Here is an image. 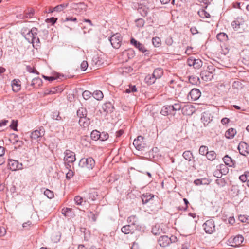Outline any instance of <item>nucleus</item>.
Returning a JSON list of instances; mask_svg holds the SVG:
<instances>
[{
	"label": "nucleus",
	"mask_w": 249,
	"mask_h": 249,
	"mask_svg": "<svg viewBox=\"0 0 249 249\" xmlns=\"http://www.w3.org/2000/svg\"><path fill=\"white\" fill-rule=\"evenodd\" d=\"M95 160L92 157L82 158L79 162L80 166L82 168H85L89 170H92L95 166Z\"/></svg>",
	"instance_id": "1"
},
{
	"label": "nucleus",
	"mask_w": 249,
	"mask_h": 249,
	"mask_svg": "<svg viewBox=\"0 0 249 249\" xmlns=\"http://www.w3.org/2000/svg\"><path fill=\"white\" fill-rule=\"evenodd\" d=\"M64 155V160L65 161V166L68 169L71 168V165L69 163H73L75 161V155L74 152L69 150H66Z\"/></svg>",
	"instance_id": "2"
},
{
	"label": "nucleus",
	"mask_w": 249,
	"mask_h": 249,
	"mask_svg": "<svg viewBox=\"0 0 249 249\" xmlns=\"http://www.w3.org/2000/svg\"><path fill=\"white\" fill-rule=\"evenodd\" d=\"M133 144L136 149L139 151H143L146 147V144L144 141V138L142 136H139L135 139Z\"/></svg>",
	"instance_id": "3"
},
{
	"label": "nucleus",
	"mask_w": 249,
	"mask_h": 249,
	"mask_svg": "<svg viewBox=\"0 0 249 249\" xmlns=\"http://www.w3.org/2000/svg\"><path fill=\"white\" fill-rule=\"evenodd\" d=\"M109 41L114 48L118 49L121 46V43L122 41V37L120 34H116L113 35L109 38Z\"/></svg>",
	"instance_id": "4"
},
{
	"label": "nucleus",
	"mask_w": 249,
	"mask_h": 249,
	"mask_svg": "<svg viewBox=\"0 0 249 249\" xmlns=\"http://www.w3.org/2000/svg\"><path fill=\"white\" fill-rule=\"evenodd\" d=\"M201 94L200 91L197 89H193L187 95L188 100L196 101L199 98Z\"/></svg>",
	"instance_id": "5"
},
{
	"label": "nucleus",
	"mask_w": 249,
	"mask_h": 249,
	"mask_svg": "<svg viewBox=\"0 0 249 249\" xmlns=\"http://www.w3.org/2000/svg\"><path fill=\"white\" fill-rule=\"evenodd\" d=\"M203 226L206 233L211 234L215 231V225L213 220L210 219L206 221Z\"/></svg>",
	"instance_id": "6"
},
{
	"label": "nucleus",
	"mask_w": 249,
	"mask_h": 249,
	"mask_svg": "<svg viewBox=\"0 0 249 249\" xmlns=\"http://www.w3.org/2000/svg\"><path fill=\"white\" fill-rule=\"evenodd\" d=\"M8 166V168L12 171H16L22 169V164L19 163L18 161L14 160H9Z\"/></svg>",
	"instance_id": "7"
},
{
	"label": "nucleus",
	"mask_w": 249,
	"mask_h": 249,
	"mask_svg": "<svg viewBox=\"0 0 249 249\" xmlns=\"http://www.w3.org/2000/svg\"><path fill=\"white\" fill-rule=\"evenodd\" d=\"M45 129L44 127L40 126L38 129L36 130L31 133V138L32 139H37L42 137L45 134Z\"/></svg>",
	"instance_id": "8"
},
{
	"label": "nucleus",
	"mask_w": 249,
	"mask_h": 249,
	"mask_svg": "<svg viewBox=\"0 0 249 249\" xmlns=\"http://www.w3.org/2000/svg\"><path fill=\"white\" fill-rule=\"evenodd\" d=\"M171 242V238L166 235L161 236L158 240V243L160 246L166 247Z\"/></svg>",
	"instance_id": "9"
},
{
	"label": "nucleus",
	"mask_w": 249,
	"mask_h": 249,
	"mask_svg": "<svg viewBox=\"0 0 249 249\" xmlns=\"http://www.w3.org/2000/svg\"><path fill=\"white\" fill-rule=\"evenodd\" d=\"M244 241L243 237L241 235H237L234 238H231L229 239V242L232 243V246H239Z\"/></svg>",
	"instance_id": "10"
},
{
	"label": "nucleus",
	"mask_w": 249,
	"mask_h": 249,
	"mask_svg": "<svg viewBox=\"0 0 249 249\" xmlns=\"http://www.w3.org/2000/svg\"><path fill=\"white\" fill-rule=\"evenodd\" d=\"M131 44L137 48L142 53L145 52L147 50L143 44L141 43L140 42L137 41L134 38H132L130 40Z\"/></svg>",
	"instance_id": "11"
},
{
	"label": "nucleus",
	"mask_w": 249,
	"mask_h": 249,
	"mask_svg": "<svg viewBox=\"0 0 249 249\" xmlns=\"http://www.w3.org/2000/svg\"><path fill=\"white\" fill-rule=\"evenodd\" d=\"M98 196L97 191L95 189H91L89 191L88 196L85 197L84 202H86V199L90 200L91 201L95 200Z\"/></svg>",
	"instance_id": "12"
},
{
	"label": "nucleus",
	"mask_w": 249,
	"mask_h": 249,
	"mask_svg": "<svg viewBox=\"0 0 249 249\" xmlns=\"http://www.w3.org/2000/svg\"><path fill=\"white\" fill-rule=\"evenodd\" d=\"M238 149L241 154L245 155L243 153V152L247 154L249 153V145L245 142H241L238 145Z\"/></svg>",
	"instance_id": "13"
},
{
	"label": "nucleus",
	"mask_w": 249,
	"mask_h": 249,
	"mask_svg": "<svg viewBox=\"0 0 249 249\" xmlns=\"http://www.w3.org/2000/svg\"><path fill=\"white\" fill-rule=\"evenodd\" d=\"M79 124L80 126L84 128L88 127L90 124V119L86 117H82L79 120Z\"/></svg>",
	"instance_id": "14"
},
{
	"label": "nucleus",
	"mask_w": 249,
	"mask_h": 249,
	"mask_svg": "<svg viewBox=\"0 0 249 249\" xmlns=\"http://www.w3.org/2000/svg\"><path fill=\"white\" fill-rule=\"evenodd\" d=\"M200 75L203 80L205 81H210L213 78V74L207 71H203L201 72Z\"/></svg>",
	"instance_id": "15"
},
{
	"label": "nucleus",
	"mask_w": 249,
	"mask_h": 249,
	"mask_svg": "<svg viewBox=\"0 0 249 249\" xmlns=\"http://www.w3.org/2000/svg\"><path fill=\"white\" fill-rule=\"evenodd\" d=\"M134 228L130 224L124 226L121 229L122 232L125 234L133 232L134 231Z\"/></svg>",
	"instance_id": "16"
},
{
	"label": "nucleus",
	"mask_w": 249,
	"mask_h": 249,
	"mask_svg": "<svg viewBox=\"0 0 249 249\" xmlns=\"http://www.w3.org/2000/svg\"><path fill=\"white\" fill-rule=\"evenodd\" d=\"M12 89L14 92H17L19 91L21 88L20 81L16 79L13 80L12 83Z\"/></svg>",
	"instance_id": "17"
},
{
	"label": "nucleus",
	"mask_w": 249,
	"mask_h": 249,
	"mask_svg": "<svg viewBox=\"0 0 249 249\" xmlns=\"http://www.w3.org/2000/svg\"><path fill=\"white\" fill-rule=\"evenodd\" d=\"M236 134V130L233 128H231L226 131L225 135L227 138L231 139H232Z\"/></svg>",
	"instance_id": "18"
},
{
	"label": "nucleus",
	"mask_w": 249,
	"mask_h": 249,
	"mask_svg": "<svg viewBox=\"0 0 249 249\" xmlns=\"http://www.w3.org/2000/svg\"><path fill=\"white\" fill-rule=\"evenodd\" d=\"M42 81L41 78L39 77H36L33 78L30 86L34 88H37L42 85Z\"/></svg>",
	"instance_id": "19"
},
{
	"label": "nucleus",
	"mask_w": 249,
	"mask_h": 249,
	"mask_svg": "<svg viewBox=\"0 0 249 249\" xmlns=\"http://www.w3.org/2000/svg\"><path fill=\"white\" fill-rule=\"evenodd\" d=\"M154 197V195L151 194H144L142 197V200L143 204H146L150 201L152 198Z\"/></svg>",
	"instance_id": "20"
},
{
	"label": "nucleus",
	"mask_w": 249,
	"mask_h": 249,
	"mask_svg": "<svg viewBox=\"0 0 249 249\" xmlns=\"http://www.w3.org/2000/svg\"><path fill=\"white\" fill-rule=\"evenodd\" d=\"M103 109L107 113L111 112L113 111L114 107L111 103H106L103 105Z\"/></svg>",
	"instance_id": "21"
},
{
	"label": "nucleus",
	"mask_w": 249,
	"mask_h": 249,
	"mask_svg": "<svg viewBox=\"0 0 249 249\" xmlns=\"http://www.w3.org/2000/svg\"><path fill=\"white\" fill-rule=\"evenodd\" d=\"M242 19L237 18L236 20L233 21L231 23V26L235 31H237L240 28V26L242 24Z\"/></svg>",
	"instance_id": "22"
},
{
	"label": "nucleus",
	"mask_w": 249,
	"mask_h": 249,
	"mask_svg": "<svg viewBox=\"0 0 249 249\" xmlns=\"http://www.w3.org/2000/svg\"><path fill=\"white\" fill-rule=\"evenodd\" d=\"M102 64V61L98 56H95L92 58V65L94 66L95 68H98L99 67L101 66Z\"/></svg>",
	"instance_id": "23"
},
{
	"label": "nucleus",
	"mask_w": 249,
	"mask_h": 249,
	"mask_svg": "<svg viewBox=\"0 0 249 249\" xmlns=\"http://www.w3.org/2000/svg\"><path fill=\"white\" fill-rule=\"evenodd\" d=\"M223 161L226 165L232 167L234 165V161L228 155H226L223 158Z\"/></svg>",
	"instance_id": "24"
},
{
	"label": "nucleus",
	"mask_w": 249,
	"mask_h": 249,
	"mask_svg": "<svg viewBox=\"0 0 249 249\" xmlns=\"http://www.w3.org/2000/svg\"><path fill=\"white\" fill-rule=\"evenodd\" d=\"M171 113V108L170 106H164L161 110V113L162 115L164 116H167Z\"/></svg>",
	"instance_id": "25"
},
{
	"label": "nucleus",
	"mask_w": 249,
	"mask_h": 249,
	"mask_svg": "<svg viewBox=\"0 0 249 249\" xmlns=\"http://www.w3.org/2000/svg\"><path fill=\"white\" fill-rule=\"evenodd\" d=\"M127 222L129 224L132 225L133 227L135 228V225L137 224V218L135 215L130 216L128 218Z\"/></svg>",
	"instance_id": "26"
},
{
	"label": "nucleus",
	"mask_w": 249,
	"mask_h": 249,
	"mask_svg": "<svg viewBox=\"0 0 249 249\" xmlns=\"http://www.w3.org/2000/svg\"><path fill=\"white\" fill-rule=\"evenodd\" d=\"M152 74L153 75V76L155 77L156 79L160 78L163 74L162 69L161 68L156 69Z\"/></svg>",
	"instance_id": "27"
},
{
	"label": "nucleus",
	"mask_w": 249,
	"mask_h": 249,
	"mask_svg": "<svg viewBox=\"0 0 249 249\" xmlns=\"http://www.w3.org/2000/svg\"><path fill=\"white\" fill-rule=\"evenodd\" d=\"M87 114V110L85 108H81L77 111V115L80 118L86 117Z\"/></svg>",
	"instance_id": "28"
},
{
	"label": "nucleus",
	"mask_w": 249,
	"mask_h": 249,
	"mask_svg": "<svg viewBox=\"0 0 249 249\" xmlns=\"http://www.w3.org/2000/svg\"><path fill=\"white\" fill-rule=\"evenodd\" d=\"M100 132L97 130H94L90 134V137L91 139L94 141H97L100 139Z\"/></svg>",
	"instance_id": "29"
},
{
	"label": "nucleus",
	"mask_w": 249,
	"mask_h": 249,
	"mask_svg": "<svg viewBox=\"0 0 249 249\" xmlns=\"http://www.w3.org/2000/svg\"><path fill=\"white\" fill-rule=\"evenodd\" d=\"M217 39L220 41H225L228 40V36L224 33H220L216 36Z\"/></svg>",
	"instance_id": "30"
},
{
	"label": "nucleus",
	"mask_w": 249,
	"mask_h": 249,
	"mask_svg": "<svg viewBox=\"0 0 249 249\" xmlns=\"http://www.w3.org/2000/svg\"><path fill=\"white\" fill-rule=\"evenodd\" d=\"M208 160H213L215 159L216 157V154L214 151H208L206 155Z\"/></svg>",
	"instance_id": "31"
},
{
	"label": "nucleus",
	"mask_w": 249,
	"mask_h": 249,
	"mask_svg": "<svg viewBox=\"0 0 249 249\" xmlns=\"http://www.w3.org/2000/svg\"><path fill=\"white\" fill-rule=\"evenodd\" d=\"M92 96L93 97L97 100H100L103 98V94L100 90H96L95 91L93 94Z\"/></svg>",
	"instance_id": "32"
},
{
	"label": "nucleus",
	"mask_w": 249,
	"mask_h": 249,
	"mask_svg": "<svg viewBox=\"0 0 249 249\" xmlns=\"http://www.w3.org/2000/svg\"><path fill=\"white\" fill-rule=\"evenodd\" d=\"M182 156L188 161H191L193 158V154L190 151H184L182 154Z\"/></svg>",
	"instance_id": "33"
},
{
	"label": "nucleus",
	"mask_w": 249,
	"mask_h": 249,
	"mask_svg": "<svg viewBox=\"0 0 249 249\" xmlns=\"http://www.w3.org/2000/svg\"><path fill=\"white\" fill-rule=\"evenodd\" d=\"M139 13L143 17L146 16L148 12L149 9L147 7L145 6L141 7L138 9Z\"/></svg>",
	"instance_id": "34"
},
{
	"label": "nucleus",
	"mask_w": 249,
	"mask_h": 249,
	"mask_svg": "<svg viewBox=\"0 0 249 249\" xmlns=\"http://www.w3.org/2000/svg\"><path fill=\"white\" fill-rule=\"evenodd\" d=\"M222 167H226V166L224 165H221L220 170H215L213 172V175L214 177L220 178L222 176L223 173L222 171Z\"/></svg>",
	"instance_id": "35"
},
{
	"label": "nucleus",
	"mask_w": 249,
	"mask_h": 249,
	"mask_svg": "<svg viewBox=\"0 0 249 249\" xmlns=\"http://www.w3.org/2000/svg\"><path fill=\"white\" fill-rule=\"evenodd\" d=\"M68 6V3L67 4H62L59 5H57L53 8V11H56V12H60L63 10L65 8H66Z\"/></svg>",
	"instance_id": "36"
},
{
	"label": "nucleus",
	"mask_w": 249,
	"mask_h": 249,
	"mask_svg": "<svg viewBox=\"0 0 249 249\" xmlns=\"http://www.w3.org/2000/svg\"><path fill=\"white\" fill-rule=\"evenodd\" d=\"M189 82L192 83L193 85H197L198 83H199V79L198 77L196 76H191L189 77V78L188 79Z\"/></svg>",
	"instance_id": "37"
},
{
	"label": "nucleus",
	"mask_w": 249,
	"mask_h": 249,
	"mask_svg": "<svg viewBox=\"0 0 249 249\" xmlns=\"http://www.w3.org/2000/svg\"><path fill=\"white\" fill-rule=\"evenodd\" d=\"M32 43L33 44V46L35 47V46L38 47L39 46L40 44V40L38 37L36 36H32Z\"/></svg>",
	"instance_id": "38"
},
{
	"label": "nucleus",
	"mask_w": 249,
	"mask_h": 249,
	"mask_svg": "<svg viewBox=\"0 0 249 249\" xmlns=\"http://www.w3.org/2000/svg\"><path fill=\"white\" fill-rule=\"evenodd\" d=\"M44 194L49 199L53 198L54 197L53 192L48 189L44 191Z\"/></svg>",
	"instance_id": "39"
},
{
	"label": "nucleus",
	"mask_w": 249,
	"mask_h": 249,
	"mask_svg": "<svg viewBox=\"0 0 249 249\" xmlns=\"http://www.w3.org/2000/svg\"><path fill=\"white\" fill-rule=\"evenodd\" d=\"M208 152V148L207 146L204 145H202L200 147L199 149V153L202 155H205L207 154Z\"/></svg>",
	"instance_id": "40"
},
{
	"label": "nucleus",
	"mask_w": 249,
	"mask_h": 249,
	"mask_svg": "<svg viewBox=\"0 0 249 249\" xmlns=\"http://www.w3.org/2000/svg\"><path fill=\"white\" fill-rule=\"evenodd\" d=\"M194 62V65L193 67L195 69H198L202 66V61L199 59H195Z\"/></svg>",
	"instance_id": "41"
},
{
	"label": "nucleus",
	"mask_w": 249,
	"mask_h": 249,
	"mask_svg": "<svg viewBox=\"0 0 249 249\" xmlns=\"http://www.w3.org/2000/svg\"><path fill=\"white\" fill-rule=\"evenodd\" d=\"M74 200L75 203L78 205H81L83 202V198L79 196H75Z\"/></svg>",
	"instance_id": "42"
},
{
	"label": "nucleus",
	"mask_w": 249,
	"mask_h": 249,
	"mask_svg": "<svg viewBox=\"0 0 249 249\" xmlns=\"http://www.w3.org/2000/svg\"><path fill=\"white\" fill-rule=\"evenodd\" d=\"M181 108V106L180 104L179 103H175L172 104V110H175L180 112ZM180 114V112H179V114Z\"/></svg>",
	"instance_id": "43"
},
{
	"label": "nucleus",
	"mask_w": 249,
	"mask_h": 249,
	"mask_svg": "<svg viewBox=\"0 0 249 249\" xmlns=\"http://www.w3.org/2000/svg\"><path fill=\"white\" fill-rule=\"evenodd\" d=\"M199 15L202 18H210V14L204 10H201L198 12Z\"/></svg>",
	"instance_id": "44"
},
{
	"label": "nucleus",
	"mask_w": 249,
	"mask_h": 249,
	"mask_svg": "<svg viewBox=\"0 0 249 249\" xmlns=\"http://www.w3.org/2000/svg\"><path fill=\"white\" fill-rule=\"evenodd\" d=\"M108 134L106 132H103L100 134V139L99 140L102 141H104L108 139Z\"/></svg>",
	"instance_id": "45"
},
{
	"label": "nucleus",
	"mask_w": 249,
	"mask_h": 249,
	"mask_svg": "<svg viewBox=\"0 0 249 249\" xmlns=\"http://www.w3.org/2000/svg\"><path fill=\"white\" fill-rule=\"evenodd\" d=\"M161 230V229H160L159 228V226H155L152 228V232L154 235L158 234L160 233V231Z\"/></svg>",
	"instance_id": "46"
},
{
	"label": "nucleus",
	"mask_w": 249,
	"mask_h": 249,
	"mask_svg": "<svg viewBox=\"0 0 249 249\" xmlns=\"http://www.w3.org/2000/svg\"><path fill=\"white\" fill-rule=\"evenodd\" d=\"M82 96L84 99L88 100L91 97V93L88 90H85L83 92Z\"/></svg>",
	"instance_id": "47"
},
{
	"label": "nucleus",
	"mask_w": 249,
	"mask_h": 249,
	"mask_svg": "<svg viewBox=\"0 0 249 249\" xmlns=\"http://www.w3.org/2000/svg\"><path fill=\"white\" fill-rule=\"evenodd\" d=\"M38 29L36 27H33L29 32L28 35L31 36H36L37 35Z\"/></svg>",
	"instance_id": "48"
},
{
	"label": "nucleus",
	"mask_w": 249,
	"mask_h": 249,
	"mask_svg": "<svg viewBox=\"0 0 249 249\" xmlns=\"http://www.w3.org/2000/svg\"><path fill=\"white\" fill-rule=\"evenodd\" d=\"M137 91V88L135 86H129V88L125 89V93H129L131 92H135Z\"/></svg>",
	"instance_id": "49"
},
{
	"label": "nucleus",
	"mask_w": 249,
	"mask_h": 249,
	"mask_svg": "<svg viewBox=\"0 0 249 249\" xmlns=\"http://www.w3.org/2000/svg\"><path fill=\"white\" fill-rule=\"evenodd\" d=\"M52 118L56 120H60L61 119V117L59 116V113L56 111L52 113Z\"/></svg>",
	"instance_id": "50"
},
{
	"label": "nucleus",
	"mask_w": 249,
	"mask_h": 249,
	"mask_svg": "<svg viewBox=\"0 0 249 249\" xmlns=\"http://www.w3.org/2000/svg\"><path fill=\"white\" fill-rule=\"evenodd\" d=\"M17 126H18V121H15L14 120H12L11 124L10 125V127H11V128L15 131H16V130H17Z\"/></svg>",
	"instance_id": "51"
},
{
	"label": "nucleus",
	"mask_w": 249,
	"mask_h": 249,
	"mask_svg": "<svg viewBox=\"0 0 249 249\" xmlns=\"http://www.w3.org/2000/svg\"><path fill=\"white\" fill-rule=\"evenodd\" d=\"M137 26L139 27H142L144 24V21L142 18H139L136 20Z\"/></svg>",
	"instance_id": "52"
},
{
	"label": "nucleus",
	"mask_w": 249,
	"mask_h": 249,
	"mask_svg": "<svg viewBox=\"0 0 249 249\" xmlns=\"http://www.w3.org/2000/svg\"><path fill=\"white\" fill-rule=\"evenodd\" d=\"M160 39L159 37H154L152 39V42L155 47H158L160 44Z\"/></svg>",
	"instance_id": "53"
},
{
	"label": "nucleus",
	"mask_w": 249,
	"mask_h": 249,
	"mask_svg": "<svg viewBox=\"0 0 249 249\" xmlns=\"http://www.w3.org/2000/svg\"><path fill=\"white\" fill-rule=\"evenodd\" d=\"M232 87L236 89L241 88L242 83L240 81H235L232 84Z\"/></svg>",
	"instance_id": "54"
},
{
	"label": "nucleus",
	"mask_w": 249,
	"mask_h": 249,
	"mask_svg": "<svg viewBox=\"0 0 249 249\" xmlns=\"http://www.w3.org/2000/svg\"><path fill=\"white\" fill-rule=\"evenodd\" d=\"M124 53H127L129 58H132L135 55L134 51L132 49L128 50L127 52H125Z\"/></svg>",
	"instance_id": "55"
},
{
	"label": "nucleus",
	"mask_w": 249,
	"mask_h": 249,
	"mask_svg": "<svg viewBox=\"0 0 249 249\" xmlns=\"http://www.w3.org/2000/svg\"><path fill=\"white\" fill-rule=\"evenodd\" d=\"M88 67V62L86 61H83L81 64V69L84 71H85Z\"/></svg>",
	"instance_id": "56"
},
{
	"label": "nucleus",
	"mask_w": 249,
	"mask_h": 249,
	"mask_svg": "<svg viewBox=\"0 0 249 249\" xmlns=\"http://www.w3.org/2000/svg\"><path fill=\"white\" fill-rule=\"evenodd\" d=\"M35 14V10L31 9L28 12L26 13V17L27 18H31Z\"/></svg>",
	"instance_id": "57"
},
{
	"label": "nucleus",
	"mask_w": 249,
	"mask_h": 249,
	"mask_svg": "<svg viewBox=\"0 0 249 249\" xmlns=\"http://www.w3.org/2000/svg\"><path fill=\"white\" fill-rule=\"evenodd\" d=\"M215 67L213 65H209L207 67V70L206 71L213 74V72L215 71Z\"/></svg>",
	"instance_id": "58"
},
{
	"label": "nucleus",
	"mask_w": 249,
	"mask_h": 249,
	"mask_svg": "<svg viewBox=\"0 0 249 249\" xmlns=\"http://www.w3.org/2000/svg\"><path fill=\"white\" fill-rule=\"evenodd\" d=\"M57 18H56L52 17L50 18L46 19V21L47 22L51 23L52 25L54 24L57 21Z\"/></svg>",
	"instance_id": "59"
},
{
	"label": "nucleus",
	"mask_w": 249,
	"mask_h": 249,
	"mask_svg": "<svg viewBox=\"0 0 249 249\" xmlns=\"http://www.w3.org/2000/svg\"><path fill=\"white\" fill-rule=\"evenodd\" d=\"M59 89L58 87H54L51 89L49 92L47 94H55L58 92V90Z\"/></svg>",
	"instance_id": "60"
},
{
	"label": "nucleus",
	"mask_w": 249,
	"mask_h": 249,
	"mask_svg": "<svg viewBox=\"0 0 249 249\" xmlns=\"http://www.w3.org/2000/svg\"><path fill=\"white\" fill-rule=\"evenodd\" d=\"M156 78L153 76V75L152 74H148L145 77V82H147V80H150V81H153V80H156Z\"/></svg>",
	"instance_id": "61"
},
{
	"label": "nucleus",
	"mask_w": 249,
	"mask_h": 249,
	"mask_svg": "<svg viewBox=\"0 0 249 249\" xmlns=\"http://www.w3.org/2000/svg\"><path fill=\"white\" fill-rule=\"evenodd\" d=\"M6 231L4 227L0 226V237L3 236L5 235Z\"/></svg>",
	"instance_id": "62"
},
{
	"label": "nucleus",
	"mask_w": 249,
	"mask_h": 249,
	"mask_svg": "<svg viewBox=\"0 0 249 249\" xmlns=\"http://www.w3.org/2000/svg\"><path fill=\"white\" fill-rule=\"evenodd\" d=\"M71 209L69 208H64L62 210V213L65 216H67V214L69 212H71Z\"/></svg>",
	"instance_id": "63"
},
{
	"label": "nucleus",
	"mask_w": 249,
	"mask_h": 249,
	"mask_svg": "<svg viewBox=\"0 0 249 249\" xmlns=\"http://www.w3.org/2000/svg\"><path fill=\"white\" fill-rule=\"evenodd\" d=\"M73 172L70 169L69 172L66 174V178L68 179H70L73 177Z\"/></svg>",
	"instance_id": "64"
}]
</instances>
